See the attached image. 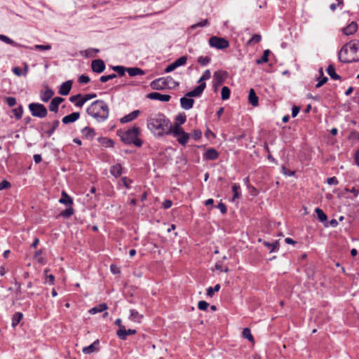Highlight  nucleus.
<instances>
[{
	"mask_svg": "<svg viewBox=\"0 0 359 359\" xmlns=\"http://www.w3.org/2000/svg\"><path fill=\"white\" fill-rule=\"evenodd\" d=\"M169 119L161 113L150 116L147 119V128L154 136L161 137L167 135Z\"/></svg>",
	"mask_w": 359,
	"mask_h": 359,
	"instance_id": "1",
	"label": "nucleus"
},
{
	"mask_svg": "<svg viewBox=\"0 0 359 359\" xmlns=\"http://www.w3.org/2000/svg\"><path fill=\"white\" fill-rule=\"evenodd\" d=\"M86 112L97 122H103L109 116V109L104 100H97L91 103L86 109Z\"/></svg>",
	"mask_w": 359,
	"mask_h": 359,
	"instance_id": "2",
	"label": "nucleus"
},
{
	"mask_svg": "<svg viewBox=\"0 0 359 359\" xmlns=\"http://www.w3.org/2000/svg\"><path fill=\"white\" fill-rule=\"evenodd\" d=\"M116 133L120 137L121 140L126 144H134L138 147L142 145V141L138 138L140 130L137 126H134L126 131L118 130Z\"/></svg>",
	"mask_w": 359,
	"mask_h": 359,
	"instance_id": "3",
	"label": "nucleus"
},
{
	"mask_svg": "<svg viewBox=\"0 0 359 359\" xmlns=\"http://www.w3.org/2000/svg\"><path fill=\"white\" fill-rule=\"evenodd\" d=\"M170 86H179V83L175 81L171 76L162 77L153 81L150 86L154 90H163L166 87H170Z\"/></svg>",
	"mask_w": 359,
	"mask_h": 359,
	"instance_id": "4",
	"label": "nucleus"
},
{
	"mask_svg": "<svg viewBox=\"0 0 359 359\" xmlns=\"http://www.w3.org/2000/svg\"><path fill=\"white\" fill-rule=\"evenodd\" d=\"M28 107L33 116L43 118L48 115V110L42 104L32 102L29 104Z\"/></svg>",
	"mask_w": 359,
	"mask_h": 359,
	"instance_id": "5",
	"label": "nucleus"
},
{
	"mask_svg": "<svg viewBox=\"0 0 359 359\" xmlns=\"http://www.w3.org/2000/svg\"><path fill=\"white\" fill-rule=\"evenodd\" d=\"M209 44L211 47L217 49H225L229 46V42L224 38L218 36H212L209 39Z\"/></svg>",
	"mask_w": 359,
	"mask_h": 359,
	"instance_id": "6",
	"label": "nucleus"
},
{
	"mask_svg": "<svg viewBox=\"0 0 359 359\" xmlns=\"http://www.w3.org/2000/svg\"><path fill=\"white\" fill-rule=\"evenodd\" d=\"M346 46H348L350 54L349 56L351 57V60L353 62L359 61V41H351L348 43H346Z\"/></svg>",
	"mask_w": 359,
	"mask_h": 359,
	"instance_id": "7",
	"label": "nucleus"
},
{
	"mask_svg": "<svg viewBox=\"0 0 359 359\" xmlns=\"http://www.w3.org/2000/svg\"><path fill=\"white\" fill-rule=\"evenodd\" d=\"M227 76L228 73L226 71L219 70L214 73L212 86L215 91H217V88L224 82Z\"/></svg>",
	"mask_w": 359,
	"mask_h": 359,
	"instance_id": "8",
	"label": "nucleus"
},
{
	"mask_svg": "<svg viewBox=\"0 0 359 359\" xmlns=\"http://www.w3.org/2000/svg\"><path fill=\"white\" fill-rule=\"evenodd\" d=\"M350 52L346 43L342 46L338 53V57L340 62L344 63H351L353 62L351 57L349 56Z\"/></svg>",
	"mask_w": 359,
	"mask_h": 359,
	"instance_id": "9",
	"label": "nucleus"
},
{
	"mask_svg": "<svg viewBox=\"0 0 359 359\" xmlns=\"http://www.w3.org/2000/svg\"><path fill=\"white\" fill-rule=\"evenodd\" d=\"M168 131H167V135H172L173 137H177L180 135V133H182L184 129L181 127L180 124H178L177 123H174V124H172L170 121L169 120V124H168Z\"/></svg>",
	"mask_w": 359,
	"mask_h": 359,
	"instance_id": "10",
	"label": "nucleus"
},
{
	"mask_svg": "<svg viewBox=\"0 0 359 359\" xmlns=\"http://www.w3.org/2000/svg\"><path fill=\"white\" fill-rule=\"evenodd\" d=\"M105 67L104 62L101 59L94 60L91 62V69L95 73L100 74L103 72Z\"/></svg>",
	"mask_w": 359,
	"mask_h": 359,
	"instance_id": "11",
	"label": "nucleus"
},
{
	"mask_svg": "<svg viewBox=\"0 0 359 359\" xmlns=\"http://www.w3.org/2000/svg\"><path fill=\"white\" fill-rule=\"evenodd\" d=\"M199 85L196 86L192 90L186 93V96L192 97H199L205 90L206 87V83L205 82L198 83Z\"/></svg>",
	"mask_w": 359,
	"mask_h": 359,
	"instance_id": "12",
	"label": "nucleus"
},
{
	"mask_svg": "<svg viewBox=\"0 0 359 359\" xmlns=\"http://www.w3.org/2000/svg\"><path fill=\"white\" fill-rule=\"evenodd\" d=\"M147 97L154 100H159L161 102H168L170 100V96L166 94H161L159 93L154 92L147 95Z\"/></svg>",
	"mask_w": 359,
	"mask_h": 359,
	"instance_id": "13",
	"label": "nucleus"
},
{
	"mask_svg": "<svg viewBox=\"0 0 359 359\" xmlns=\"http://www.w3.org/2000/svg\"><path fill=\"white\" fill-rule=\"evenodd\" d=\"M64 101V98L61 97H55L50 101L48 108L50 111L57 113L58 111L59 105Z\"/></svg>",
	"mask_w": 359,
	"mask_h": 359,
	"instance_id": "14",
	"label": "nucleus"
},
{
	"mask_svg": "<svg viewBox=\"0 0 359 359\" xmlns=\"http://www.w3.org/2000/svg\"><path fill=\"white\" fill-rule=\"evenodd\" d=\"M136 333V330L133 329L126 330L125 327H121V329H118L117 331V336L119 339L122 340L126 339L127 336L135 334Z\"/></svg>",
	"mask_w": 359,
	"mask_h": 359,
	"instance_id": "15",
	"label": "nucleus"
},
{
	"mask_svg": "<svg viewBox=\"0 0 359 359\" xmlns=\"http://www.w3.org/2000/svg\"><path fill=\"white\" fill-rule=\"evenodd\" d=\"M358 30V25L355 22H351L346 27L341 29V32L346 36L353 34Z\"/></svg>",
	"mask_w": 359,
	"mask_h": 359,
	"instance_id": "16",
	"label": "nucleus"
},
{
	"mask_svg": "<svg viewBox=\"0 0 359 359\" xmlns=\"http://www.w3.org/2000/svg\"><path fill=\"white\" fill-rule=\"evenodd\" d=\"M187 97V96L180 98V104L182 109L189 110L193 107L194 100Z\"/></svg>",
	"mask_w": 359,
	"mask_h": 359,
	"instance_id": "17",
	"label": "nucleus"
},
{
	"mask_svg": "<svg viewBox=\"0 0 359 359\" xmlns=\"http://www.w3.org/2000/svg\"><path fill=\"white\" fill-rule=\"evenodd\" d=\"M60 124V121L58 120H55L53 122H44L43 125L47 127H49V129L46 132L48 137H50L57 129Z\"/></svg>",
	"mask_w": 359,
	"mask_h": 359,
	"instance_id": "18",
	"label": "nucleus"
},
{
	"mask_svg": "<svg viewBox=\"0 0 359 359\" xmlns=\"http://www.w3.org/2000/svg\"><path fill=\"white\" fill-rule=\"evenodd\" d=\"M80 117L79 112H73L67 116H65L62 118V122L64 124H69L71 123H74L77 121Z\"/></svg>",
	"mask_w": 359,
	"mask_h": 359,
	"instance_id": "19",
	"label": "nucleus"
},
{
	"mask_svg": "<svg viewBox=\"0 0 359 359\" xmlns=\"http://www.w3.org/2000/svg\"><path fill=\"white\" fill-rule=\"evenodd\" d=\"M99 344L100 341L98 339H97L90 345L83 348L82 351L85 354H90L92 353L97 351L99 349Z\"/></svg>",
	"mask_w": 359,
	"mask_h": 359,
	"instance_id": "20",
	"label": "nucleus"
},
{
	"mask_svg": "<svg viewBox=\"0 0 359 359\" xmlns=\"http://www.w3.org/2000/svg\"><path fill=\"white\" fill-rule=\"evenodd\" d=\"M218 157L219 153L216 151V149L213 148L208 149L203 154V158L206 160L214 161L216 160Z\"/></svg>",
	"mask_w": 359,
	"mask_h": 359,
	"instance_id": "21",
	"label": "nucleus"
},
{
	"mask_svg": "<svg viewBox=\"0 0 359 359\" xmlns=\"http://www.w3.org/2000/svg\"><path fill=\"white\" fill-rule=\"evenodd\" d=\"M72 86V81H67L62 83L59 89V93L62 95H67L69 93Z\"/></svg>",
	"mask_w": 359,
	"mask_h": 359,
	"instance_id": "22",
	"label": "nucleus"
},
{
	"mask_svg": "<svg viewBox=\"0 0 359 359\" xmlns=\"http://www.w3.org/2000/svg\"><path fill=\"white\" fill-rule=\"evenodd\" d=\"M82 135L87 140H92L95 136V131L90 127H85L81 130Z\"/></svg>",
	"mask_w": 359,
	"mask_h": 359,
	"instance_id": "23",
	"label": "nucleus"
},
{
	"mask_svg": "<svg viewBox=\"0 0 359 359\" xmlns=\"http://www.w3.org/2000/svg\"><path fill=\"white\" fill-rule=\"evenodd\" d=\"M54 95V91L50 88H47L44 91H41L40 99L43 102H48Z\"/></svg>",
	"mask_w": 359,
	"mask_h": 359,
	"instance_id": "24",
	"label": "nucleus"
},
{
	"mask_svg": "<svg viewBox=\"0 0 359 359\" xmlns=\"http://www.w3.org/2000/svg\"><path fill=\"white\" fill-rule=\"evenodd\" d=\"M140 113V112L139 110H135V111H132L131 113L122 117L120 121L122 123L130 122V121L135 120L139 116Z\"/></svg>",
	"mask_w": 359,
	"mask_h": 359,
	"instance_id": "25",
	"label": "nucleus"
},
{
	"mask_svg": "<svg viewBox=\"0 0 359 359\" xmlns=\"http://www.w3.org/2000/svg\"><path fill=\"white\" fill-rule=\"evenodd\" d=\"M175 137L177 138V140L180 144L185 146L190 138V135L189 133H186L184 130H183L182 133H180V135L179 136H177Z\"/></svg>",
	"mask_w": 359,
	"mask_h": 359,
	"instance_id": "26",
	"label": "nucleus"
},
{
	"mask_svg": "<svg viewBox=\"0 0 359 359\" xmlns=\"http://www.w3.org/2000/svg\"><path fill=\"white\" fill-rule=\"evenodd\" d=\"M143 318V315L140 314L139 312L135 309L130 310L129 319L133 322L141 323Z\"/></svg>",
	"mask_w": 359,
	"mask_h": 359,
	"instance_id": "27",
	"label": "nucleus"
},
{
	"mask_svg": "<svg viewBox=\"0 0 359 359\" xmlns=\"http://www.w3.org/2000/svg\"><path fill=\"white\" fill-rule=\"evenodd\" d=\"M96 97L97 95L95 93L86 94L83 97L81 96V98L79 100V102H76L75 105L77 107H81L85 102Z\"/></svg>",
	"mask_w": 359,
	"mask_h": 359,
	"instance_id": "28",
	"label": "nucleus"
},
{
	"mask_svg": "<svg viewBox=\"0 0 359 359\" xmlns=\"http://www.w3.org/2000/svg\"><path fill=\"white\" fill-rule=\"evenodd\" d=\"M248 101L254 107L258 105L259 98L256 95L255 91L252 88H251L249 91Z\"/></svg>",
	"mask_w": 359,
	"mask_h": 359,
	"instance_id": "29",
	"label": "nucleus"
},
{
	"mask_svg": "<svg viewBox=\"0 0 359 359\" xmlns=\"http://www.w3.org/2000/svg\"><path fill=\"white\" fill-rule=\"evenodd\" d=\"M108 309L107 304L105 303L100 304L89 310L90 314H95L106 311Z\"/></svg>",
	"mask_w": 359,
	"mask_h": 359,
	"instance_id": "30",
	"label": "nucleus"
},
{
	"mask_svg": "<svg viewBox=\"0 0 359 359\" xmlns=\"http://www.w3.org/2000/svg\"><path fill=\"white\" fill-rule=\"evenodd\" d=\"M326 71L332 79H334V80H340L341 79V76L336 73L335 67H334L333 65H330L327 67Z\"/></svg>",
	"mask_w": 359,
	"mask_h": 359,
	"instance_id": "31",
	"label": "nucleus"
},
{
	"mask_svg": "<svg viewBox=\"0 0 359 359\" xmlns=\"http://www.w3.org/2000/svg\"><path fill=\"white\" fill-rule=\"evenodd\" d=\"M59 202L66 205H71L73 204L72 198L64 191L62 192V196L59 200Z\"/></svg>",
	"mask_w": 359,
	"mask_h": 359,
	"instance_id": "32",
	"label": "nucleus"
},
{
	"mask_svg": "<svg viewBox=\"0 0 359 359\" xmlns=\"http://www.w3.org/2000/svg\"><path fill=\"white\" fill-rule=\"evenodd\" d=\"M110 172L115 177H119L122 174V167L121 164L118 163L112 165L110 168Z\"/></svg>",
	"mask_w": 359,
	"mask_h": 359,
	"instance_id": "33",
	"label": "nucleus"
},
{
	"mask_svg": "<svg viewBox=\"0 0 359 359\" xmlns=\"http://www.w3.org/2000/svg\"><path fill=\"white\" fill-rule=\"evenodd\" d=\"M127 72L130 76L144 74V72L139 67H128Z\"/></svg>",
	"mask_w": 359,
	"mask_h": 359,
	"instance_id": "34",
	"label": "nucleus"
},
{
	"mask_svg": "<svg viewBox=\"0 0 359 359\" xmlns=\"http://www.w3.org/2000/svg\"><path fill=\"white\" fill-rule=\"evenodd\" d=\"M263 244L264 246L269 249L270 252H276V250H278L279 248V243L277 241L273 243L264 241Z\"/></svg>",
	"mask_w": 359,
	"mask_h": 359,
	"instance_id": "35",
	"label": "nucleus"
},
{
	"mask_svg": "<svg viewBox=\"0 0 359 359\" xmlns=\"http://www.w3.org/2000/svg\"><path fill=\"white\" fill-rule=\"evenodd\" d=\"M98 142L104 147H113L114 146V142L107 137H99Z\"/></svg>",
	"mask_w": 359,
	"mask_h": 359,
	"instance_id": "36",
	"label": "nucleus"
},
{
	"mask_svg": "<svg viewBox=\"0 0 359 359\" xmlns=\"http://www.w3.org/2000/svg\"><path fill=\"white\" fill-rule=\"evenodd\" d=\"M0 40L7 44L12 45L15 47H21L22 46V45L16 43L13 39H11V38L8 37L6 35L0 34Z\"/></svg>",
	"mask_w": 359,
	"mask_h": 359,
	"instance_id": "37",
	"label": "nucleus"
},
{
	"mask_svg": "<svg viewBox=\"0 0 359 359\" xmlns=\"http://www.w3.org/2000/svg\"><path fill=\"white\" fill-rule=\"evenodd\" d=\"M23 314L21 312H16L12 318V327L15 328L21 321Z\"/></svg>",
	"mask_w": 359,
	"mask_h": 359,
	"instance_id": "38",
	"label": "nucleus"
},
{
	"mask_svg": "<svg viewBox=\"0 0 359 359\" xmlns=\"http://www.w3.org/2000/svg\"><path fill=\"white\" fill-rule=\"evenodd\" d=\"M316 213L317 214L318 219L321 222H326L327 219V217L325 213L319 208H316L315 210Z\"/></svg>",
	"mask_w": 359,
	"mask_h": 359,
	"instance_id": "39",
	"label": "nucleus"
},
{
	"mask_svg": "<svg viewBox=\"0 0 359 359\" xmlns=\"http://www.w3.org/2000/svg\"><path fill=\"white\" fill-rule=\"evenodd\" d=\"M231 90L227 86H224L222 88L221 97L223 100H228L230 97Z\"/></svg>",
	"mask_w": 359,
	"mask_h": 359,
	"instance_id": "40",
	"label": "nucleus"
},
{
	"mask_svg": "<svg viewBox=\"0 0 359 359\" xmlns=\"http://www.w3.org/2000/svg\"><path fill=\"white\" fill-rule=\"evenodd\" d=\"M112 69L117 72L119 76H123L128 72V67L123 66H113Z\"/></svg>",
	"mask_w": 359,
	"mask_h": 359,
	"instance_id": "41",
	"label": "nucleus"
},
{
	"mask_svg": "<svg viewBox=\"0 0 359 359\" xmlns=\"http://www.w3.org/2000/svg\"><path fill=\"white\" fill-rule=\"evenodd\" d=\"M220 289V285L219 284H217L215 285L213 287H209L208 289H207V295L210 297H213L214 295V293L215 292H218Z\"/></svg>",
	"mask_w": 359,
	"mask_h": 359,
	"instance_id": "42",
	"label": "nucleus"
},
{
	"mask_svg": "<svg viewBox=\"0 0 359 359\" xmlns=\"http://www.w3.org/2000/svg\"><path fill=\"white\" fill-rule=\"evenodd\" d=\"M187 121V116L184 113H180L175 117V123L178 124H184Z\"/></svg>",
	"mask_w": 359,
	"mask_h": 359,
	"instance_id": "43",
	"label": "nucleus"
},
{
	"mask_svg": "<svg viewBox=\"0 0 359 359\" xmlns=\"http://www.w3.org/2000/svg\"><path fill=\"white\" fill-rule=\"evenodd\" d=\"M240 189V185L238 184H234L232 187V191L233 193L232 200H235L236 198H238L241 196L238 190Z\"/></svg>",
	"mask_w": 359,
	"mask_h": 359,
	"instance_id": "44",
	"label": "nucleus"
},
{
	"mask_svg": "<svg viewBox=\"0 0 359 359\" xmlns=\"http://www.w3.org/2000/svg\"><path fill=\"white\" fill-rule=\"evenodd\" d=\"M269 53H270V50H264L262 57L257 60V64H262V63L267 62L268 60H269Z\"/></svg>",
	"mask_w": 359,
	"mask_h": 359,
	"instance_id": "45",
	"label": "nucleus"
},
{
	"mask_svg": "<svg viewBox=\"0 0 359 359\" xmlns=\"http://www.w3.org/2000/svg\"><path fill=\"white\" fill-rule=\"evenodd\" d=\"M210 60L211 58L209 56H200L199 57H198L197 60L198 62L201 64L202 66L207 65L208 63H210Z\"/></svg>",
	"mask_w": 359,
	"mask_h": 359,
	"instance_id": "46",
	"label": "nucleus"
},
{
	"mask_svg": "<svg viewBox=\"0 0 359 359\" xmlns=\"http://www.w3.org/2000/svg\"><path fill=\"white\" fill-rule=\"evenodd\" d=\"M211 77V72L209 69L205 70L201 78L198 79V83H203L205 80H208Z\"/></svg>",
	"mask_w": 359,
	"mask_h": 359,
	"instance_id": "47",
	"label": "nucleus"
},
{
	"mask_svg": "<svg viewBox=\"0 0 359 359\" xmlns=\"http://www.w3.org/2000/svg\"><path fill=\"white\" fill-rule=\"evenodd\" d=\"M74 214V209L72 207H69L65 209L60 213V215L65 218H69Z\"/></svg>",
	"mask_w": 359,
	"mask_h": 359,
	"instance_id": "48",
	"label": "nucleus"
},
{
	"mask_svg": "<svg viewBox=\"0 0 359 359\" xmlns=\"http://www.w3.org/2000/svg\"><path fill=\"white\" fill-rule=\"evenodd\" d=\"M187 61V56H182L180 57H179L178 59H177L175 61H174L175 65L177 66V67H180V66H183L186 64Z\"/></svg>",
	"mask_w": 359,
	"mask_h": 359,
	"instance_id": "49",
	"label": "nucleus"
},
{
	"mask_svg": "<svg viewBox=\"0 0 359 359\" xmlns=\"http://www.w3.org/2000/svg\"><path fill=\"white\" fill-rule=\"evenodd\" d=\"M13 112L15 115V117L17 119H20V118H21L22 114H23V108L22 106H20L18 108L13 109Z\"/></svg>",
	"mask_w": 359,
	"mask_h": 359,
	"instance_id": "50",
	"label": "nucleus"
},
{
	"mask_svg": "<svg viewBox=\"0 0 359 359\" xmlns=\"http://www.w3.org/2000/svg\"><path fill=\"white\" fill-rule=\"evenodd\" d=\"M243 337L250 341H253V337L249 328H244L243 330Z\"/></svg>",
	"mask_w": 359,
	"mask_h": 359,
	"instance_id": "51",
	"label": "nucleus"
},
{
	"mask_svg": "<svg viewBox=\"0 0 359 359\" xmlns=\"http://www.w3.org/2000/svg\"><path fill=\"white\" fill-rule=\"evenodd\" d=\"M117 77V74H109V75H104V76H100V81L102 82V83H105L111 79H114L115 78Z\"/></svg>",
	"mask_w": 359,
	"mask_h": 359,
	"instance_id": "52",
	"label": "nucleus"
},
{
	"mask_svg": "<svg viewBox=\"0 0 359 359\" xmlns=\"http://www.w3.org/2000/svg\"><path fill=\"white\" fill-rule=\"evenodd\" d=\"M33 49L36 50H49L51 49V46L50 44H46V45L36 44L34 46Z\"/></svg>",
	"mask_w": 359,
	"mask_h": 359,
	"instance_id": "53",
	"label": "nucleus"
},
{
	"mask_svg": "<svg viewBox=\"0 0 359 359\" xmlns=\"http://www.w3.org/2000/svg\"><path fill=\"white\" fill-rule=\"evenodd\" d=\"M99 49L97 48H89L86 50V57H94L95 55L99 53Z\"/></svg>",
	"mask_w": 359,
	"mask_h": 359,
	"instance_id": "54",
	"label": "nucleus"
},
{
	"mask_svg": "<svg viewBox=\"0 0 359 359\" xmlns=\"http://www.w3.org/2000/svg\"><path fill=\"white\" fill-rule=\"evenodd\" d=\"M48 271H49V269L44 270V273L46 275V282L48 283L50 285H53L54 281H55V276L52 274L47 275Z\"/></svg>",
	"mask_w": 359,
	"mask_h": 359,
	"instance_id": "55",
	"label": "nucleus"
},
{
	"mask_svg": "<svg viewBox=\"0 0 359 359\" xmlns=\"http://www.w3.org/2000/svg\"><path fill=\"white\" fill-rule=\"evenodd\" d=\"M5 102L9 107H13L16 104V99L13 97H6Z\"/></svg>",
	"mask_w": 359,
	"mask_h": 359,
	"instance_id": "56",
	"label": "nucleus"
},
{
	"mask_svg": "<svg viewBox=\"0 0 359 359\" xmlns=\"http://www.w3.org/2000/svg\"><path fill=\"white\" fill-rule=\"evenodd\" d=\"M215 269L217 270H218V271H224V272H228L229 271L228 267H225V268L223 267V266H222V261H218L215 264Z\"/></svg>",
	"mask_w": 359,
	"mask_h": 359,
	"instance_id": "57",
	"label": "nucleus"
},
{
	"mask_svg": "<svg viewBox=\"0 0 359 359\" xmlns=\"http://www.w3.org/2000/svg\"><path fill=\"white\" fill-rule=\"evenodd\" d=\"M209 306V304L205 301H200L198 303V308L201 311H205Z\"/></svg>",
	"mask_w": 359,
	"mask_h": 359,
	"instance_id": "58",
	"label": "nucleus"
},
{
	"mask_svg": "<svg viewBox=\"0 0 359 359\" xmlns=\"http://www.w3.org/2000/svg\"><path fill=\"white\" fill-rule=\"evenodd\" d=\"M262 39V36L259 34H254L252 37L249 40L248 43H259Z\"/></svg>",
	"mask_w": 359,
	"mask_h": 359,
	"instance_id": "59",
	"label": "nucleus"
},
{
	"mask_svg": "<svg viewBox=\"0 0 359 359\" xmlns=\"http://www.w3.org/2000/svg\"><path fill=\"white\" fill-rule=\"evenodd\" d=\"M202 132L201 130H194L192 134V137L195 140H198L201 138Z\"/></svg>",
	"mask_w": 359,
	"mask_h": 359,
	"instance_id": "60",
	"label": "nucleus"
},
{
	"mask_svg": "<svg viewBox=\"0 0 359 359\" xmlns=\"http://www.w3.org/2000/svg\"><path fill=\"white\" fill-rule=\"evenodd\" d=\"M79 81L81 83H88L90 81V78L87 75L82 74L79 78Z\"/></svg>",
	"mask_w": 359,
	"mask_h": 359,
	"instance_id": "61",
	"label": "nucleus"
},
{
	"mask_svg": "<svg viewBox=\"0 0 359 359\" xmlns=\"http://www.w3.org/2000/svg\"><path fill=\"white\" fill-rule=\"evenodd\" d=\"M328 79L326 76H323L321 79H319L318 82L316 85V88H318L321 87L323 85H324L327 81Z\"/></svg>",
	"mask_w": 359,
	"mask_h": 359,
	"instance_id": "62",
	"label": "nucleus"
},
{
	"mask_svg": "<svg viewBox=\"0 0 359 359\" xmlns=\"http://www.w3.org/2000/svg\"><path fill=\"white\" fill-rule=\"evenodd\" d=\"M327 182L328 184L330 185H337L338 184L339 182L336 177H332L327 179Z\"/></svg>",
	"mask_w": 359,
	"mask_h": 359,
	"instance_id": "63",
	"label": "nucleus"
},
{
	"mask_svg": "<svg viewBox=\"0 0 359 359\" xmlns=\"http://www.w3.org/2000/svg\"><path fill=\"white\" fill-rule=\"evenodd\" d=\"M11 187L10 182L6 180H3L0 182V191L8 189Z\"/></svg>",
	"mask_w": 359,
	"mask_h": 359,
	"instance_id": "64",
	"label": "nucleus"
}]
</instances>
